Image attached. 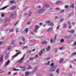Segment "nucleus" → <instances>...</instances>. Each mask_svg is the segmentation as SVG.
I'll return each instance as SVG.
<instances>
[{
    "mask_svg": "<svg viewBox=\"0 0 76 76\" xmlns=\"http://www.w3.org/2000/svg\"><path fill=\"white\" fill-rule=\"evenodd\" d=\"M47 42L46 41H43L41 43V44H42V45H44V44H47Z\"/></svg>",
    "mask_w": 76,
    "mask_h": 76,
    "instance_id": "f8f14e48",
    "label": "nucleus"
},
{
    "mask_svg": "<svg viewBox=\"0 0 76 76\" xmlns=\"http://www.w3.org/2000/svg\"><path fill=\"white\" fill-rule=\"evenodd\" d=\"M13 32V29H12L10 30V33H11V32Z\"/></svg>",
    "mask_w": 76,
    "mask_h": 76,
    "instance_id": "79ce46f5",
    "label": "nucleus"
},
{
    "mask_svg": "<svg viewBox=\"0 0 76 76\" xmlns=\"http://www.w3.org/2000/svg\"><path fill=\"white\" fill-rule=\"evenodd\" d=\"M70 7L71 8H74V6H73V5H72L70 6Z\"/></svg>",
    "mask_w": 76,
    "mask_h": 76,
    "instance_id": "37998d69",
    "label": "nucleus"
},
{
    "mask_svg": "<svg viewBox=\"0 0 76 76\" xmlns=\"http://www.w3.org/2000/svg\"><path fill=\"white\" fill-rule=\"evenodd\" d=\"M50 66H52V67L50 69V71H52V72L53 71H54V70L56 69V67L53 66H54L53 63H51L50 64Z\"/></svg>",
    "mask_w": 76,
    "mask_h": 76,
    "instance_id": "f03ea898",
    "label": "nucleus"
},
{
    "mask_svg": "<svg viewBox=\"0 0 76 76\" xmlns=\"http://www.w3.org/2000/svg\"><path fill=\"white\" fill-rule=\"evenodd\" d=\"M25 37H22V40L23 41H25Z\"/></svg>",
    "mask_w": 76,
    "mask_h": 76,
    "instance_id": "7c9ffc66",
    "label": "nucleus"
},
{
    "mask_svg": "<svg viewBox=\"0 0 76 76\" xmlns=\"http://www.w3.org/2000/svg\"><path fill=\"white\" fill-rule=\"evenodd\" d=\"M28 48V46H26L23 48V49H25V48Z\"/></svg>",
    "mask_w": 76,
    "mask_h": 76,
    "instance_id": "72a5a7b5",
    "label": "nucleus"
},
{
    "mask_svg": "<svg viewBox=\"0 0 76 76\" xmlns=\"http://www.w3.org/2000/svg\"><path fill=\"white\" fill-rule=\"evenodd\" d=\"M18 22H17L16 23H15V26H16V24L18 23Z\"/></svg>",
    "mask_w": 76,
    "mask_h": 76,
    "instance_id": "13d9d810",
    "label": "nucleus"
},
{
    "mask_svg": "<svg viewBox=\"0 0 76 76\" xmlns=\"http://www.w3.org/2000/svg\"><path fill=\"white\" fill-rule=\"evenodd\" d=\"M50 42L51 43H53V42H55V41H56L54 39H53L52 38L50 39Z\"/></svg>",
    "mask_w": 76,
    "mask_h": 76,
    "instance_id": "9d476101",
    "label": "nucleus"
},
{
    "mask_svg": "<svg viewBox=\"0 0 76 76\" xmlns=\"http://www.w3.org/2000/svg\"><path fill=\"white\" fill-rule=\"evenodd\" d=\"M22 70L23 71H25V70H26V68H25V67H22Z\"/></svg>",
    "mask_w": 76,
    "mask_h": 76,
    "instance_id": "b1692460",
    "label": "nucleus"
},
{
    "mask_svg": "<svg viewBox=\"0 0 76 76\" xmlns=\"http://www.w3.org/2000/svg\"><path fill=\"white\" fill-rule=\"evenodd\" d=\"M37 9H39L40 8H41V6L40 5H38L37 6Z\"/></svg>",
    "mask_w": 76,
    "mask_h": 76,
    "instance_id": "c756f323",
    "label": "nucleus"
},
{
    "mask_svg": "<svg viewBox=\"0 0 76 76\" xmlns=\"http://www.w3.org/2000/svg\"><path fill=\"white\" fill-rule=\"evenodd\" d=\"M30 60H33V57H31L29 58Z\"/></svg>",
    "mask_w": 76,
    "mask_h": 76,
    "instance_id": "8fccbe9b",
    "label": "nucleus"
},
{
    "mask_svg": "<svg viewBox=\"0 0 76 76\" xmlns=\"http://www.w3.org/2000/svg\"><path fill=\"white\" fill-rule=\"evenodd\" d=\"M64 7L65 9H67L69 7L67 5H66Z\"/></svg>",
    "mask_w": 76,
    "mask_h": 76,
    "instance_id": "f704fd0d",
    "label": "nucleus"
},
{
    "mask_svg": "<svg viewBox=\"0 0 76 76\" xmlns=\"http://www.w3.org/2000/svg\"><path fill=\"white\" fill-rule=\"evenodd\" d=\"M37 30H38V29H37L36 28H34V32H37Z\"/></svg>",
    "mask_w": 76,
    "mask_h": 76,
    "instance_id": "393cba45",
    "label": "nucleus"
},
{
    "mask_svg": "<svg viewBox=\"0 0 76 76\" xmlns=\"http://www.w3.org/2000/svg\"><path fill=\"white\" fill-rule=\"evenodd\" d=\"M42 53H43V52L42 51H41L39 53V56H41V55L42 54Z\"/></svg>",
    "mask_w": 76,
    "mask_h": 76,
    "instance_id": "f3484780",
    "label": "nucleus"
},
{
    "mask_svg": "<svg viewBox=\"0 0 76 76\" xmlns=\"http://www.w3.org/2000/svg\"><path fill=\"white\" fill-rule=\"evenodd\" d=\"M59 26H57L56 28V29L57 30H58V29H59Z\"/></svg>",
    "mask_w": 76,
    "mask_h": 76,
    "instance_id": "de8ad7c7",
    "label": "nucleus"
},
{
    "mask_svg": "<svg viewBox=\"0 0 76 76\" xmlns=\"http://www.w3.org/2000/svg\"><path fill=\"white\" fill-rule=\"evenodd\" d=\"M71 63H72L73 64H75V63L73 62L72 61H71Z\"/></svg>",
    "mask_w": 76,
    "mask_h": 76,
    "instance_id": "69168bd1",
    "label": "nucleus"
},
{
    "mask_svg": "<svg viewBox=\"0 0 76 76\" xmlns=\"http://www.w3.org/2000/svg\"><path fill=\"white\" fill-rule=\"evenodd\" d=\"M30 73V72H26L25 74V76H28L29 75V74Z\"/></svg>",
    "mask_w": 76,
    "mask_h": 76,
    "instance_id": "ddd939ff",
    "label": "nucleus"
},
{
    "mask_svg": "<svg viewBox=\"0 0 76 76\" xmlns=\"http://www.w3.org/2000/svg\"><path fill=\"white\" fill-rule=\"evenodd\" d=\"M52 23H50L49 24V26H51V25H52Z\"/></svg>",
    "mask_w": 76,
    "mask_h": 76,
    "instance_id": "603ef678",
    "label": "nucleus"
},
{
    "mask_svg": "<svg viewBox=\"0 0 76 76\" xmlns=\"http://www.w3.org/2000/svg\"><path fill=\"white\" fill-rule=\"evenodd\" d=\"M61 1H57L56 3V4H58L59 3H61Z\"/></svg>",
    "mask_w": 76,
    "mask_h": 76,
    "instance_id": "4be33fe9",
    "label": "nucleus"
},
{
    "mask_svg": "<svg viewBox=\"0 0 76 76\" xmlns=\"http://www.w3.org/2000/svg\"><path fill=\"white\" fill-rule=\"evenodd\" d=\"M5 60H7V59H8V56H6L5 57Z\"/></svg>",
    "mask_w": 76,
    "mask_h": 76,
    "instance_id": "a19ab883",
    "label": "nucleus"
},
{
    "mask_svg": "<svg viewBox=\"0 0 76 76\" xmlns=\"http://www.w3.org/2000/svg\"><path fill=\"white\" fill-rule=\"evenodd\" d=\"M66 25L65 24H64V26H63L64 27V28H66Z\"/></svg>",
    "mask_w": 76,
    "mask_h": 76,
    "instance_id": "58836bf2",
    "label": "nucleus"
},
{
    "mask_svg": "<svg viewBox=\"0 0 76 76\" xmlns=\"http://www.w3.org/2000/svg\"><path fill=\"white\" fill-rule=\"evenodd\" d=\"M30 34H31V35H34V33L32 32H31Z\"/></svg>",
    "mask_w": 76,
    "mask_h": 76,
    "instance_id": "c03bdc74",
    "label": "nucleus"
},
{
    "mask_svg": "<svg viewBox=\"0 0 76 76\" xmlns=\"http://www.w3.org/2000/svg\"><path fill=\"white\" fill-rule=\"evenodd\" d=\"M8 74L9 75H10V74H11V72H8Z\"/></svg>",
    "mask_w": 76,
    "mask_h": 76,
    "instance_id": "774afa93",
    "label": "nucleus"
},
{
    "mask_svg": "<svg viewBox=\"0 0 76 76\" xmlns=\"http://www.w3.org/2000/svg\"><path fill=\"white\" fill-rule=\"evenodd\" d=\"M63 19H61L60 22H62V21H63Z\"/></svg>",
    "mask_w": 76,
    "mask_h": 76,
    "instance_id": "e2e57ef3",
    "label": "nucleus"
},
{
    "mask_svg": "<svg viewBox=\"0 0 76 76\" xmlns=\"http://www.w3.org/2000/svg\"><path fill=\"white\" fill-rule=\"evenodd\" d=\"M17 75V73H15L14 74H13V76H15V75Z\"/></svg>",
    "mask_w": 76,
    "mask_h": 76,
    "instance_id": "5fc2aeb1",
    "label": "nucleus"
},
{
    "mask_svg": "<svg viewBox=\"0 0 76 76\" xmlns=\"http://www.w3.org/2000/svg\"><path fill=\"white\" fill-rule=\"evenodd\" d=\"M64 12V10H62L60 11V13H63Z\"/></svg>",
    "mask_w": 76,
    "mask_h": 76,
    "instance_id": "09e8293b",
    "label": "nucleus"
},
{
    "mask_svg": "<svg viewBox=\"0 0 76 76\" xmlns=\"http://www.w3.org/2000/svg\"><path fill=\"white\" fill-rule=\"evenodd\" d=\"M39 25H42V23H39Z\"/></svg>",
    "mask_w": 76,
    "mask_h": 76,
    "instance_id": "680f3d73",
    "label": "nucleus"
},
{
    "mask_svg": "<svg viewBox=\"0 0 76 76\" xmlns=\"http://www.w3.org/2000/svg\"><path fill=\"white\" fill-rule=\"evenodd\" d=\"M50 46H48L46 48V50L47 51H49L50 50Z\"/></svg>",
    "mask_w": 76,
    "mask_h": 76,
    "instance_id": "6e6552de",
    "label": "nucleus"
},
{
    "mask_svg": "<svg viewBox=\"0 0 76 76\" xmlns=\"http://www.w3.org/2000/svg\"><path fill=\"white\" fill-rule=\"evenodd\" d=\"M57 35H55L54 36V39L55 40V39H56V38H57Z\"/></svg>",
    "mask_w": 76,
    "mask_h": 76,
    "instance_id": "2f4dec72",
    "label": "nucleus"
},
{
    "mask_svg": "<svg viewBox=\"0 0 76 76\" xmlns=\"http://www.w3.org/2000/svg\"><path fill=\"white\" fill-rule=\"evenodd\" d=\"M9 7V5L5 6L4 7L2 8L1 9H0V10H4V9H6L7 7Z\"/></svg>",
    "mask_w": 76,
    "mask_h": 76,
    "instance_id": "1a4fd4ad",
    "label": "nucleus"
},
{
    "mask_svg": "<svg viewBox=\"0 0 76 76\" xmlns=\"http://www.w3.org/2000/svg\"><path fill=\"white\" fill-rule=\"evenodd\" d=\"M68 32H69V33H71V34H73V33H74V32H75V31L73 30H72L68 31Z\"/></svg>",
    "mask_w": 76,
    "mask_h": 76,
    "instance_id": "9b49d317",
    "label": "nucleus"
},
{
    "mask_svg": "<svg viewBox=\"0 0 76 76\" xmlns=\"http://www.w3.org/2000/svg\"><path fill=\"white\" fill-rule=\"evenodd\" d=\"M19 44L20 45H22V44H23V43H22V42H20Z\"/></svg>",
    "mask_w": 76,
    "mask_h": 76,
    "instance_id": "864d4df0",
    "label": "nucleus"
},
{
    "mask_svg": "<svg viewBox=\"0 0 76 76\" xmlns=\"http://www.w3.org/2000/svg\"><path fill=\"white\" fill-rule=\"evenodd\" d=\"M10 2L11 3H13L15 2L13 0L12 1H10Z\"/></svg>",
    "mask_w": 76,
    "mask_h": 76,
    "instance_id": "4c0bfd02",
    "label": "nucleus"
},
{
    "mask_svg": "<svg viewBox=\"0 0 76 76\" xmlns=\"http://www.w3.org/2000/svg\"><path fill=\"white\" fill-rule=\"evenodd\" d=\"M39 28V26H38L37 25H36L35 26L34 28H35V29H38V28Z\"/></svg>",
    "mask_w": 76,
    "mask_h": 76,
    "instance_id": "dca6fc26",
    "label": "nucleus"
},
{
    "mask_svg": "<svg viewBox=\"0 0 76 76\" xmlns=\"http://www.w3.org/2000/svg\"><path fill=\"white\" fill-rule=\"evenodd\" d=\"M44 12V10L41 9L37 11V13H42Z\"/></svg>",
    "mask_w": 76,
    "mask_h": 76,
    "instance_id": "20e7f679",
    "label": "nucleus"
},
{
    "mask_svg": "<svg viewBox=\"0 0 76 76\" xmlns=\"http://www.w3.org/2000/svg\"><path fill=\"white\" fill-rule=\"evenodd\" d=\"M74 45H76V42H75L74 43Z\"/></svg>",
    "mask_w": 76,
    "mask_h": 76,
    "instance_id": "bf43d9fd",
    "label": "nucleus"
},
{
    "mask_svg": "<svg viewBox=\"0 0 76 76\" xmlns=\"http://www.w3.org/2000/svg\"><path fill=\"white\" fill-rule=\"evenodd\" d=\"M4 73V72L2 70L0 69V73Z\"/></svg>",
    "mask_w": 76,
    "mask_h": 76,
    "instance_id": "cd10ccee",
    "label": "nucleus"
},
{
    "mask_svg": "<svg viewBox=\"0 0 76 76\" xmlns=\"http://www.w3.org/2000/svg\"><path fill=\"white\" fill-rule=\"evenodd\" d=\"M24 57H25V55H24L23 57L18 61L19 62L20 64L21 63H23V59H24Z\"/></svg>",
    "mask_w": 76,
    "mask_h": 76,
    "instance_id": "7ed1b4c3",
    "label": "nucleus"
},
{
    "mask_svg": "<svg viewBox=\"0 0 76 76\" xmlns=\"http://www.w3.org/2000/svg\"><path fill=\"white\" fill-rule=\"evenodd\" d=\"M72 15H73V14H72V13H70L69 14V16H72Z\"/></svg>",
    "mask_w": 76,
    "mask_h": 76,
    "instance_id": "052dcab7",
    "label": "nucleus"
},
{
    "mask_svg": "<svg viewBox=\"0 0 76 76\" xmlns=\"http://www.w3.org/2000/svg\"><path fill=\"white\" fill-rule=\"evenodd\" d=\"M16 12L13 11L12 12L10 16V18H15V16L16 15Z\"/></svg>",
    "mask_w": 76,
    "mask_h": 76,
    "instance_id": "f257e3e1",
    "label": "nucleus"
},
{
    "mask_svg": "<svg viewBox=\"0 0 76 76\" xmlns=\"http://www.w3.org/2000/svg\"><path fill=\"white\" fill-rule=\"evenodd\" d=\"M3 55H2L0 57V63H1L3 61Z\"/></svg>",
    "mask_w": 76,
    "mask_h": 76,
    "instance_id": "423d86ee",
    "label": "nucleus"
},
{
    "mask_svg": "<svg viewBox=\"0 0 76 76\" xmlns=\"http://www.w3.org/2000/svg\"><path fill=\"white\" fill-rule=\"evenodd\" d=\"M46 22L47 24H48L50 22V20H47L46 21Z\"/></svg>",
    "mask_w": 76,
    "mask_h": 76,
    "instance_id": "a878e982",
    "label": "nucleus"
},
{
    "mask_svg": "<svg viewBox=\"0 0 76 76\" xmlns=\"http://www.w3.org/2000/svg\"><path fill=\"white\" fill-rule=\"evenodd\" d=\"M20 52H19L17 54H16L14 56H12V58H14L17 57V56H18V54H20Z\"/></svg>",
    "mask_w": 76,
    "mask_h": 76,
    "instance_id": "39448f33",
    "label": "nucleus"
},
{
    "mask_svg": "<svg viewBox=\"0 0 76 76\" xmlns=\"http://www.w3.org/2000/svg\"><path fill=\"white\" fill-rule=\"evenodd\" d=\"M46 8H48V7H50V5H47L45 6Z\"/></svg>",
    "mask_w": 76,
    "mask_h": 76,
    "instance_id": "c85d7f7f",
    "label": "nucleus"
},
{
    "mask_svg": "<svg viewBox=\"0 0 76 76\" xmlns=\"http://www.w3.org/2000/svg\"><path fill=\"white\" fill-rule=\"evenodd\" d=\"M30 23H31V22H29V21H28L27 22V25H29L30 24Z\"/></svg>",
    "mask_w": 76,
    "mask_h": 76,
    "instance_id": "ea45409f",
    "label": "nucleus"
},
{
    "mask_svg": "<svg viewBox=\"0 0 76 76\" xmlns=\"http://www.w3.org/2000/svg\"><path fill=\"white\" fill-rule=\"evenodd\" d=\"M56 10H59V8H56Z\"/></svg>",
    "mask_w": 76,
    "mask_h": 76,
    "instance_id": "0e129e2a",
    "label": "nucleus"
},
{
    "mask_svg": "<svg viewBox=\"0 0 76 76\" xmlns=\"http://www.w3.org/2000/svg\"><path fill=\"white\" fill-rule=\"evenodd\" d=\"M67 23L69 24V25H70V22L69 21H68L67 22Z\"/></svg>",
    "mask_w": 76,
    "mask_h": 76,
    "instance_id": "4d7b16f0",
    "label": "nucleus"
},
{
    "mask_svg": "<svg viewBox=\"0 0 76 76\" xmlns=\"http://www.w3.org/2000/svg\"><path fill=\"white\" fill-rule=\"evenodd\" d=\"M10 63V61H9V60H8V61H7L6 63V65L5 67H7V65H9Z\"/></svg>",
    "mask_w": 76,
    "mask_h": 76,
    "instance_id": "0eeeda50",
    "label": "nucleus"
},
{
    "mask_svg": "<svg viewBox=\"0 0 76 76\" xmlns=\"http://www.w3.org/2000/svg\"><path fill=\"white\" fill-rule=\"evenodd\" d=\"M18 30H19V28H17L16 29V32L17 33L18 32Z\"/></svg>",
    "mask_w": 76,
    "mask_h": 76,
    "instance_id": "bb28decb",
    "label": "nucleus"
},
{
    "mask_svg": "<svg viewBox=\"0 0 76 76\" xmlns=\"http://www.w3.org/2000/svg\"><path fill=\"white\" fill-rule=\"evenodd\" d=\"M24 31L25 32H26V33H27L28 31V28H26L25 29Z\"/></svg>",
    "mask_w": 76,
    "mask_h": 76,
    "instance_id": "a211bd4d",
    "label": "nucleus"
},
{
    "mask_svg": "<svg viewBox=\"0 0 76 76\" xmlns=\"http://www.w3.org/2000/svg\"><path fill=\"white\" fill-rule=\"evenodd\" d=\"M63 59H61L60 61H59V63H63Z\"/></svg>",
    "mask_w": 76,
    "mask_h": 76,
    "instance_id": "412c9836",
    "label": "nucleus"
},
{
    "mask_svg": "<svg viewBox=\"0 0 76 76\" xmlns=\"http://www.w3.org/2000/svg\"><path fill=\"white\" fill-rule=\"evenodd\" d=\"M4 14L2 13L1 15V17L2 18H3V17H4Z\"/></svg>",
    "mask_w": 76,
    "mask_h": 76,
    "instance_id": "473e14b6",
    "label": "nucleus"
},
{
    "mask_svg": "<svg viewBox=\"0 0 76 76\" xmlns=\"http://www.w3.org/2000/svg\"><path fill=\"white\" fill-rule=\"evenodd\" d=\"M2 44H3V42L1 41L0 42V45H1Z\"/></svg>",
    "mask_w": 76,
    "mask_h": 76,
    "instance_id": "a18cd8bd",
    "label": "nucleus"
},
{
    "mask_svg": "<svg viewBox=\"0 0 76 76\" xmlns=\"http://www.w3.org/2000/svg\"><path fill=\"white\" fill-rule=\"evenodd\" d=\"M64 41V39L63 38H62L60 39V42H63Z\"/></svg>",
    "mask_w": 76,
    "mask_h": 76,
    "instance_id": "2eb2a0df",
    "label": "nucleus"
},
{
    "mask_svg": "<svg viewBox=\"0 0 76 76\" xmlns=\"http://www.w3.org/2000/svg\"><path fill=\"white\" fill-rule=\"evenodd\" d=\"M51 27L49 28L48 29V32H51Z\"/></svg>",
    "mask_w": 76,
    "mask_h": 76,
    "instance_id": "6ab92c4d",
    "label": "nucleus"
},
{
    "mask_svg": "<svg viewBox=\"0 0 76 76\" xmlns=\"http://www.w3.org/2000/svg\"><path fill=\"white\" fill-rule=\"evenodd\" d=\"M10 48H11V47L10 46H9L6 48V50L7 51L10 50Z\"/></svg>",
    "mask_w": 76,
    "mask_h": 76,
    "instance_id": "4468645a",
    "label": "nucleus"
},
{
    "mask_svg": "<svg viewBox=\"0 0 76 76\" xmlns=\"http://www.w3.org/2000/svg\"><path fill=\"white\" fill-rule=\"evenodd\" d=\"M31 15V12H30L29 13V14H28V16H30Z\"/></svg>",
    "mask_w": 76,
    "mask_h": 76,
    "instance_id": "6e6d98bb",
    "label": "nucleus"
},
{
    "mask_svg": "<svg viewBox=\"0 0 76 76\" xmlns=\"http://www.w3.org/2000/svg\"><path fill=\"white\" fill-rule=\"evenodd\" d=\"M68 27H69V28H72V27H71V26H68Z\"/></svg>",
    "mask_w": 76,
    "mask_h": 76,
    "instance_id": "338daca9",
    "label": "nucleus"
},
{
    "mask_svg": "<svg viewBox=\"0 0 76 76\" xmlns=\"http://www.w3.org/2000/svg\"><path fill=\"white\" fill-rule=\"evenodd\" d=\"M56 72L57 73H59V69L58 68H57L56 71Z\"/></svg>",
    "mask_w": 76,
    "mask_h": 76,
    "instance_id": "5701e85b",
    "label": "nucleus"
},
{
    "mask_svg": "<svg viewBox=\"0 0 76 76\" xmlns=\"http://www.w3.org/2000/svg\"><path fill=\"white\" fill-rule=\"evenodd\" d=\"M63 47H61V48H59V50H63Z\"/></svg>",
    "mask_w": 76,
    "mask_h": 76,
    "instance_id": "49530a36",
    "label": "nucleus"
},
{
    "mask_svg": "<svg viewBox=\"0 0 76 76\" xmlns=\"http://www.w3.org/2000/svg\"><path fill=\"white\" fill-rule=\"evenodd\" d=\"M15 7H12L11 8L12 10H14L15 9Z\"/></svg>",
    "mask_w": 76,
    "mask_h": 76,
    "instance_id": "c9c22d12",
    "label": "nucleus"
},
{
    "mask_svg": "<svg viewBox=\"0 0 76 76\" xmlns=\"http://www.w3.org/2000/svg\"><path fill=\"white\" fill-rule=\"evenodd\" d=\"M28 69H32V67L31 66H29L28 67Z\"/></svg>",
    "mask_w": 76,
    "mask_h": 76,
    "instance_id": "3c124183",
    "label": "nucleus"
},
{
    "mask_svg": "<svg viewBox=\"0 0 76 76\" xmlns=\"http://www.w3.org/2000/svg\"><path fill=\"white\" fill-rule=\"evenodd\" d=\"M50 62L48 61L47 63H46L45 64V65H46L47 66H49V64H50Z\"/></svg>",
    "mask_w": 76,
    "mask_h": 76,
    "instance_id": "aec40b11",
    "label": "nucleus"
},
{
    "mask_svg": "<svg viewBox=\"0 0 76 76\" xmlns=\"http://www.w3.org/2000/svg\"><path fill=\"white\" fill-rule=\"evenodd\" d=\"M13 70H15V71H18L19 70V69H16L15 68H14L13 69Z\"/></svg>",
    "mask_w": 76,
    "mask_h": 76,
    "instance_id": "e433bc0d",
    "label": "nucleus"
}]
</instances>
